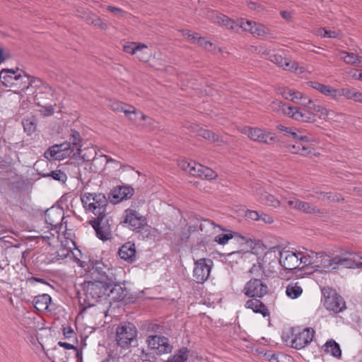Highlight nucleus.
Wrapping results in <instances>:
<instances>
[{
    "mask_svg": "<svg viewBox=\"0 0 362 362\" xmlns=\"http://www.w3.org/2000/svg\"><path fill=\"white\" fill-rule=\"evenodd\" d=\"M113 285L105 281H86L81 284L82 291L78 292V301L82 311L93 307L103 296L107 294Z\"/></svg>",
    "mask_w": 362,
    "mask_h": 362,
    "instance_id": "1",
    "label": "nucleus"
},
{
    "mask_svg": "<svg viewBox=\"0 0 362 362\" xmlns=\"http://www.w3.org/2000/svg\"><path fill=\"white\" fill-rule=\"evenodd\" d=\"M354 254L349 251H344L339 255L330 256L323 252H320L317 259L313 266L315 272H327L337 269L339 267L344 268L353 267V262L348 258V256H353Z\"/></svg>",
    "mask_w": 362,
    "mask_h": 362,
    "instance_id": "2",
    "label": "nucleus"
},
{
    "mask_svg": "<svg viewBox=\"0 0 362 362\" xmlns=\"http://www.w3.org/2000/svg\"><path fill=\"white\" fill-rule=\"evenodd\" d=\"M31 77L18 68L3 69L0 72L4 86L14 88V92L18 93L30 88Z\"/></svg>",
    "mask_w": 362,
    "mask_h": 362,
    "instance_id": "3",
    "label": "nucleus"
},
{
    "mask_svg": "<svg viewBox=\"0 0 362 362\" xmlns=\"http://www.w3.org/2000/svg\"><path fill=\"white\" fill-rule=\"evenodd\" d=\"M205 15L206 18L212 23L221 26H225L236 32H239V30L242 29L252 34V30H255L256 23L254 21H245L241 18L238 22H235L228 18L226 16L218 13L215 11H207Z\"/></svg>",
    "mask_w": 362,
    "mask_h": 362,
    "instance_id": "4",
    "label": "nucleus"
},
{
    "mask_svg": "<svg viewBox=\"0 0 362 362\" xmlns=\"http://www.w3.org/2000/svg\"><path fill=\"white\" fill-rule=\"evenodd\" d=\"M81 199L86 211L93 213L100 218H104L106 215V206L108 204L105 194L85 192L82 194Z\"/></svg>",
    "mask_w": 362,
    "mask_h": 362,
    "instance_id": "5",
    "label": "nucleus"
},
{
    "mask_svg": "<svg viewBox=\"0 0 362 362\" xmlns=\"http://www.w3.org/2000/svg\"><path fill=\"white\" fill-rule=\"evenodd\" d=\"M280 252V247H270L264 253L262 261L259 262V266L253 265L250 272L253 274L262 271L267 276L276 273V269L279 265Z\"/></svg>",
    "mask_w": 362,
    "mask_h": 362,
    "instance_id": "6",
    "label": "nucleus"
},
{
    "mask_svg": "<svg viewBox=\"0 0 362 362\" xmlns=\"http://www.w3.org/2000/svg\"><path fill=\"white\" fill-rule=\"evenodd\" d=\"M137 336L136 327L130 322L121 323L116 329L117 344L122 348H129Z\"/></svg>",
    "mask_w": 362,
    "mask_h": 362,
    "instance_id": "7",
    "label": "nucleus"
},
{
    "mask_svg": "<svg viewBox=\"0 0 362 362\" xmlns=\"http://www.w3.org/2000/svg\"><path fill=\"white\" fill-rule=\"evenodd\" d=\"M90 273L92 280L95 281H105L109 285H114L115 284V276L112 272L102 262L95 261L93 263Z\"/></svg>",
    "mask_w": 362,
    "mask_h": 362,
    "instance_id": "8",
    "label": "nucleus"
},
{
    "mask_svg": "<svg viewBox=\"0 0 362 362\" xmlns=\"http://www.w3.org/2000/svg\"><path fill=\"white\" fill-rule=\"evenodd\" d=\"M123 223L128 225V227L136 231H140L147 226L145 216L141 215L134 209L129 208L124 211Z\"/></svg>",
    "mask_w": 362,
    "mask_h": 362,
    "instance_id": "9",
    "label": "nucleus"
},
{
    "mask_svg": "<svg viewBox=\"0 0 362 362\" xmlns=\"http://www.w3.org/2000/svg\"><path fill=\"white\" fill-rule=\"evenodd\" d=\"M213 266V262L210 259L202 258L194 262L193 277L197 283L203 284L209 275Z\"/></svg>",
    "mask_w": 362,
    "mask_h": 362,
    "instance_id": "10",
    "label": "nucleus"
},
{
    "mask_svg": "<svg viewBox=\"0 0 362 362\" xmlns=\"http://www.w3.org/2000/svg\"><path fill=\"white\" fill-rule=\"evenodd\" d=\"M241 132L246 134L250 139L260 143L270 144L277 140L274 134L265 132L257 127H245L241 129Z\"/></svg>",
    "mask_w": 362,
    "mask_h": 362,
    "instance_id": "11",
    "label": "nucleus"
},
{
    "mask_svg": "<svg viewBox=\"0 0 362 362\" xmlns=\"http://www.w3.org/2000/svg\"><path fill=\"white\" fill-rule=\"evenodd\" d=\"M148 347L158 354L170 353L173 349L168 338L158 335L149 336L146 340Z\"/></svg>",
    "mask_w": 362,
    "mask_h": 362,
    "instance_id": "12",
    "label": "nucleus"
},
{
    "mask_svg": "<svg viewBox=\"0 0 362 362\" xmlns=\"http://www.w3.org/2000/svg\"><path fill=\"white\" fill-rule=\"evenodd\" d=\"M48 160H63L66 157H72L71 150L69 144H55L49 147L44 154Z\"/></svg>",
    "mask_w": 362,
    "mask_h": 362,
    "instance_id": "13",
    "label": "nucleus"
},
{
    "mask_svg": "<svg viewBox=\"0 0 362 362\" xmlns=\"http://www.w3.org/2000/svg\"><path fill=\"white\" fill-rule=\"evenodd\" d=\"M243 291L248 297L261 298L267 293L268 287L261 279L253 278L246 284Z\"/></svg>",
    "mask_w": 362,
    "mask_h": 362,
    "instance_id": "14",
    "label": "nucleus"
},
{
    "mask_svg": "<svg viewBox=\"0 0 362 362\" xmlns=\"http://www.w3.org/2000/svg\"><path fill=\"white\" fill-rule=\"evenodd\" d=\"M325 296V305L327 310H332L335 313H340L346 308V305L341 296H339L334 291H330L327 296Z\"/></svg>",
    "mask_w": 362,
    "mask_h": 362,
    "instance_id": "15",
    "label": "nucleus"
},
{
    "mask_svg": "<svg viewBox=\"0 0 362 362\" xmlns=\"http://www.w3.org/2000/svg\"><path fill=\"white\" fill-rule=\"evenodd\" d=\"M315 331L313 328H306L296 333L291 340V346L296 349H301L310 344L313 339Z\"/></svg>",
    "mask_w": 362,
    "mask_h": 362,
    "instance_id": "16",
    "label": "nucleus"
},
{
    "mask_svg": "<svg viewBox=\"0 0 362 362\" xmlns=\"http://www.w3.org/2000/svg\"><path fill=\"white\" fill-rule=\"evenodd\" d=\"M286 110L288 112H286V115L298 122L311 123L315 121V115L308 110L291 106Z\"/></svg>",
    "mask_w": 362,
    "mask_h": 362,
    "instance_id": "17",
    "label": "nucleus"
},
{
    "mask_svg": "<svg viewBox=\"0 0 362 362\" xmlns=\"http://www.w3.org/2000/svg\"><path fill=\"white\" fill-rule=\"evenodd\" d=\"M298 257V252L281 250L279 264L285 269H295L299 267V262Z\"/></svg>",
    "mask_w": 362,
    "mask_h": 362,
    "instance_id": "18",
    "label": "nucleus"
},
{
    "mask_svg": "<svg viewBox=\"0 0 362 362\" xmlns=\"http://www.w3.org/2000/svg\"><path fill=\"white\" fill-rule=\"evenodd\" d=\"M30 88L34 89L35 100H38L37 95L40 94H45L49 96L52 95L53 90L52 87L39 78L31 77Z\"/></svg>",
    "mask_w": 362,
    "mask_h": 362,
    "instance_id": "19",
    "label": "nucleus"
},
{
    "mask_svg": "<svg viewBox=\"0 0 362 362\" xmlns=\"http://www.w3.org/2000/svg\"><path fill=\"white\" fill-rule=\"evenodd\" d=\"M118 254L121 259L128 262H133L136 259V247L134 243L132 242L125 243L119 248Z\"/></svg>",
    "mask_w": 362,
    "mask_h": 362,
    "instance_id": "20",
    "label": "nucleus"
},
{
    "mask_svg": "<svg viewBox=\"0 0 362 362\" xmlns=\"http://www.w3.org/2000/svg\"><path fill=\"white\" fill-rule=\"evenodd\" d=\"M255 194L257 197L259 201L265 205L277 208L280 206V201L274 197V195L265 192L261 188L255 191Z\"/></svg>",
    "mask_w": 362,
    "mask_h": 362,
    "instance_id": "21",
    "label": "nucleus"
},
{
    "mask_svg": "<svg viewBox=\"0 0 362 362\" xmlns=\"http://www.w3.org/2000/svg\"><path fill=\"white\" fill-rule=\"evenodd\" d=\"M70 145L72 157L75 158L80 155L81 151V138L80 134L76 130H71L69 141L64 142Z\"/></svg>",
    "mask_w": 362,
    "mask_h": 362,
    "instance_id": "22",
    "label": "nucleus"
},
{
    "mask_svg": "<svg viewBox=\"0 0 362 362\" xmlns=\"http://www.w3.org/2000/svg\"><path fill=\"white\" fill-rule=\"evenodd\" d=\"M269 60L286 70L296 71L298 69V65L296 62H291L288 59L284 58L279 54H272L269 57Z\"/></svg>",
    "mask_w": 362,
    "mask_h": 362,
    "instance_id": "23",
    "label": "nucleus"
},
{
    "mask_svg": "<svg viewBox=\"0 0 362 362\" xmlns=\"http://www.w3.org/2000/svg\"><path fill=\"white\" fill-rule=\"evenodd\" d=\"M103 218H97L90 221V224L95 229L97 237L103 240H107L110 235V231L107 226H102Z\"/></svg>",
    "mask_w": 362,
    "mask_h": 362,
    "instance_id": "24",
    "label": "nucleus"
},
{
    "mask_svg": "<svg viewBox=\"0 0 362 362\" xmlns=\"http://www.w3.org/2000/svg\"><path fill=\"white\" fill-rule=\"evenodd\" d=\"M63 218V213L59 209L52 208L45 212V219L47 223L57 227Z\"/></svg>",
    "mask_w": 362,
    "mask_h": 362,
    "instance_id": "25",
    "label": "nucleus"
},
{
    "mask_svg": "<svg viewBox=\"0 0 362 362\" xmlns=\"http://www.w3.org/2000/svg\"><path fill=\"white\" fill-rule=\"evenodd\" d=\"M52 301V298L48 294H42L35 296L33 299V303L34 307L40 312L46 311L49 310V304Z\"/></svg>",
    "mask_w": 362,
    "mask_h": 362,
    "instance_id": "26",
    "label": "nucleus"
},
{
    "mask_svg": "<svg viewBox=\"0 0 362 362\" xmlns=\"http://www.w3.org/2000/svg\"><path fill=\"white\" fill-rule=\"evenodd\" d=\"M134 194V189L129 186H120L114 189L112 192V197L117 201H122L130 198Z\"/></svg>",
    "mask_w": 362,
    "mask_h": 362,
    "instance_id": "27",
    "label": "nucleus"
},
{
    "mask_svg": "<svg viewBox=\"0 0 362 362\" xmlns=\"http://www.w3.org/2000/svg\"><path fill=\"white\" fill-rule=\"evenodd\" d=\"M247 308L252 309L253 312L261 313L264 317L269 315L268 309L262 301L257 298H252L245 303Z\"/></svg>",
    "mask_w": 362,
    "mask_h": 362,
    "instance_id": "28",
    "label": "nucleus"
},
{
    "mask_svg": "<svg viewBox=\"0 0 362 362\" xmlns=\"http://www.w3.org/2000/svg\"><path fill=\"white\" fill-rule=\"evenodd\" d=\"M313 197L315 199H317L318 200L325 202V201H331V202H339L342 199L341 196L339 194H333L331 192H324L322 191L315 190L313 193L310 194L308 196V198Z\"/></svg>",
    "mask_w": 362,
    "mask_h": 362,
    "instance_id": "29",
    "label": "nucleus"
},
{
    "mask_svg": "<svg viewBox=\"0 0 362 362\" xmlns=\"http://www.w3.org/2000/svg\"><path fill=\"white\" fill-rule=\"evenodd\" d=\"M322 349L324 352L329 354L334 357L340 358L341 356V351L339 344L332 339L326 341L322 346Z\"/></svg>",
    "mask_w": 362,
    "mask_h": 362,
    "instance_id": "30",
    "label": "nucleus"
},
{
    "mask_svg": "<svg viewBox=\"0 0 362 362\" xmlns=\"http://www.w3.org/2000/svg\"><path fill=\"white\" fill-rule=\"evenodd\" d=\"M310 86L314 89L318 90L321 93L324 94L326 96H329L333 99L336 98L337 89L327 85L322 84L317 81H311L310 82Z\"/></svg>",
    "mask_w": 362,
    "mask_h": 362,
    "instance_id": "31",
    "label": "nucleus"
},
{
    "mask_svg": "<svg viewBox=\"0 0 362 362\" xmlns=\"http://www.w3.org/2000/svg\"><path fill=\"white\" fill-rule=\"evenodd\" d=\"M339 56L346 64L352 66H359L362 61V57L353 52L341 51Z\"/></svg>",
    "mask_w": 362,
    "mask_h": 362,
    "instance_id": "32",
    "label": "nucleus"
},
{
    "mask_svg": "<svg viewBox=\"0 0 362 362\" xmlns=\"http://www.w3.org/2000/svg\"><path fill=\"white\" fill-rule=\"evenodd\" d=\"M190 128L192 132H197L198 136L203 137L206 139H208L212 142L218 140V135L210 132L209 130L199 128L197 124L191 125Z\"/></svg>",
    "mask_w": 362,
    "mask_h": 362,
    "instance_id": "33",
    "label": "nucleus"
},
{
    "mask_svg": "<svg viewBox=\"0 0 362 362\" xmlns=\"http://www.w3.org/2000/svg\"><path fill=\"white\" fill-rule=\"evenodd\" d=\"M303 293V288L298 282H290L286 288V294L291 299L298 298Z\"/></svg>",
    "mask_w": 362,
    "mask_h": 362,
    "instance_id": "34",
    "label": "nucleus"
},
{
    "mask_svg": "<svg viewBox=\"0 0 362 362\" xmlns=\"http://www.w3.org/2000/svg\"><path fill=\"white\" fill-rule=\"evenodd\" d=\"M134 55H136L140 61L146 62L149 60L151 56V52L146 45L139 43Z\"/></svg>",
    "mask_w": 362,
    "mask_h": 362,
    "instance_id": "35",
    "label": "nucleus"
},
{
    "mask_svg": "<svg viewBox=\"0 0 362 362\" xmlns=\"http://www.w3.org/2000/svg\"><path fill=\"white\" fill-rule=\"evenodd\" d=\"M296 210H298L306 214H315L320 213V210L317 209L315 206L310 203L303 202L301 200H299Z\"/></svg>",
    "mask_w": 362,
    "mask_h": 362,
    "instance_id": "36",
    "label": "nucleus"
},
{
    "mask_svg": "<svg viewBox=\"0 0 362 362\" xmlns=\"http://www.w3.org/2000/svg\"><path fill=\"white\" fill-rule=\"evenodd\" d=\"M107 295H111L112 298L119 300L124 298L126 293L122 287L116 284V281H115L114 285L109 289Z\"/></svg>",
    "mask_w": 362,
    "mask_h": 362,
    "instance_id": "37",
    "label": "nucleus"
},
{
    "mask_svg": "<svg viewBox=\"0 0 362 362\" xmlns=\"http://www.w3.org/2000/svg\"><path fill=\"white\" fill-rule=\"evenodd\" d=\"M42 177H52L53 180L64 183L67 180V176L65 173L61 170H52L48 173H42Z\"/></svg>",
    "mask_w": 362,
    "mask_h": 362,
    "instance_id": "38",
    "label": "nucleus"
},
{
    "mask_svg": "<svg viewBox=\"0 0 362 362\" xmlns=\"http://www.w3.org/2000/svg\"><path fill=\"white\" fill-rule=\"evenodd\" d=\"M189 350L183 347L168 358L167 362H185L188 358Z\"/></svg>",
    "mask_w": 362,
    "mask_h": 362,
    "instance_id": "39",
    "label": "nucleus"
},
{
    "mask_svg": "<svg viewBox=\"0 0 362 362\" xmlns=\"http://www.w3.org/2000/svg\"><path fill=\"white\" fill-rule=\"evenodd\" d=\"M127 110L128 113L124 114L127 118L133 122H136L139 119L145 120L148 118L146 115L141 112L136 111V110L131 105L128 107Z\"/></svg>",
    "mask_w": 362,
    "mask_h": 362,
    "instance_id": "40",
    "label": "nucleus"
},
{
    "mask_svg": "<svg viewBox=\"0 0 362 362\" xmlns=\"http://www.w3.org/2000/svg\"><path fill=\"white\" fill-rule=\"evenodd\" d=\"M291 100L297 104H301L305 107L312 103V100L304 96L298 91L293 90Z\"/></svg>",
    "mask_w": 362,
    "mask_h": 362,
    "instance_id": "41",
    "label": "nucleus"
},
{
    "mask_svg": "<svg viewBox=\"0 0 362 362\" xmlns=\"http://www.w3.org/2000/svg\"><path fill=\"white\" fill-rule=\"evenodd\" d=\"M305 143L302 141H296V144H293L291 148V151L293 153H299L303 156H308L311 153V151L308 146L305 145Z\"/></svg>",
    "mask_w": 362,
    "mask_h": 362,
    "instance_id": "42",
    "label": "nucleus"
},
{
    "mask_svg": "<svg viewBox=\"0 0 362 362\" xmlns=\"http://www.w3.org/2000/svg\"><path fill=\"white\" fill-rule=\"evenodd\" d=\"M86 22L100 28L101 30H105L107 29V24L105 23L98 16L92 13L90 15L87 16Z\"/></svg>",
    "mask_w": 362,
    "mask_h": 362,
    "instance_id": "43",
    "label": "nucleus"
},
{
    "mask_svg": "<svg viewBox=\"0 0 362 362\" xmlns=\"http://www.w3.org/2000/svg\"><path fill=\"white\" fill-rule=\"evenodd\" d=\"M22 124L23 126L24 131L28 135H30L35 132L36 124L35 119L33 117L23 119L22 121Z\"/></svg>",
    "mask_w": 362,
    "mask_h": 362,
    "instance_id": "44",
    "label": "nucleus"
},
{
    "mask_svg": "<svg viewBox=\"0 0 362 362\" xmlns=\"http://www.w3.org/2000/svg\"><path fill=\"white\" fill-rule=\"evenodd\" d=\"M109 107L115 112H122L124 113H128V107L130 105L123 103L119 101H110Z\"/></svg>",
    "mask_w": 362,
    "mask_h": 362,
    "instance_id": "45",
    "label": "nucleus"
},
{
    "mask_svg": "<svg viewBox=\"0 0 362 362\" xmlns=\"http://www.w3.org/2000/svg\"><path fill=\"white\" fill-rule=\"evenodd\" d=\"M307 107L310 110L320 112L321 116H329L333 113L332 111L329 110L320 105L313 104V103L310 105H308Z\"/></svg>",
    "mask_w": 362,
    "mask_h": 362,
    "instance_id": "46",
    "label": "nucleus"
},
{
    "mask_svg": "<svg viewBox=\"0 0 362 362\" xmlns=\"http://www.w3.org/2000/svg\"><path fill=\"white\" fill-rule=\"evenodd\" d=\"M234 236V233L230 230H228L227 233H222L217 235L215 237L214 240L220 245H226L228 240L232 239Z\"/></svg>",
    "mask_w": 362,
    "mask_h": 362,
    "instance_id": "47",
    "label": "nucleus"
},
{
    "mask_svg": "<svg viewBox=\"0 0 362 362\" xmlns=\"http://www.w3.org/2000/svg\"><path fill=\"white\" fill-rule=\"evenodd\" d=\"M271 106L274 111L281 112L282 114L285 115L286 112H288V111L286 110L287 108L291 107V106H288L286 105V103L279 100L273 101Z\"/></svg>",
    "mask_w": 362,
    "mask_h": 362,
    "instance_id": "48",
    "label": "nucleus"
},
{
    "mask_svg": "<svg viewBox=\"0 0 362 362\" xmlns=\"http://www.w3.org/2000/svg\"><path fill=\"white\" fill-rule=\"evenodd\" d=\"M288 136L296 140V141H302L303 143H308L311 141L308 136L300 134L298 132L295 131L293 128Z\"/></svg>",
    "mask_w": 362,
    "mask_h": 362,
    "instance_id": "49",
    "label": "nucleus"
},
{
    "mask_svg": "<svg viewBox=\"0 0 362 362\" xmlns=\"http://www.w3.org/2000/svg\"><path fill=\"white\" fill-rule=\"evenodd\" d=\"M337 93H336L335 100L339 99L341 96H344L347 99L352 100L354 90H351L349 88H342V89H337Z\"/></svg>",
    "mask_w": 362,
    "mask_h": 362,
    "instance_id": "50",
    "label": "nucleus"
},
{
    "mask_svg": "<svg viewBox=\"0 0 362 362\" xmlns=\"http://www.w3.org/2000/svg\"><path fill=\"white\" fill-rule=\"evenodd\" d=\"M107 10L111 12L115 17L122 18L128 15V13L122 8L113 6H107Z\"/></svg>",
    "mask_w": 362,
    "mask_h": 362,
    "instance_id": "51",
    "label": "nucleus"
},
{
    "mask_svg": "<svg viewBox=\"0 0 362 362\" xmlns=\"http://www.w3.org/2000/svg\"><path fill=\"white\" fill-rule=\"evenodd\" d=\"M204 165L199 164V163H193V168H192V170L191 169V170L192 171L191 175L193 176H197V177L203 178L204 177Z\"/></svg>",
    "mask_w": 362,
    "mask_h": 362,
    "instance_id": "52",
    "label": "nucleus"
},
{
    "mask_svg": "<svg viewBox=\"0 0 362 362\" xmlns=\"http://www.w3.org/2000/svg\"><path fill=\"white\" fill-rule=\"evenodd\" d=\"M138 42H127L123 46V50L126 53L134 55L138 47Z\"/></svg>",
    "mask_w": 362,
    "mask_h": 362,
    "instance_id": "53",
    "label": "nucleus"
},
{
    "mask_svg": "<svg viewBox=\"0 0 362 362\" xmlns=\"http://www.w3.org/2000/svg\"><path fill=\"white\" fill-rule=\"evenodd\" d=\"M268 34V29L263 25L256 23L255 30H252V35L257 36H265Z\"/></svg>",
    "mask_w": 362,
    "mask_h": 362,
    "instance_id": "54",
    "label": "nucleus"
},
{
    "mask_svg": "<svg viewBox=\"0 0 362 362\" xmlns=\"http://www.w3.org/2000/svg\"><path fill=\"white\" fill-rule=\"evenodd\" d=\"M298 262H299V267H301L302 268L306 267V266H310L312 268V263L310 260L308 259L307 256L305 255H303L302 252H298Z\"/></svg>",
    "mask_w": 362,
    "mask_h": 362,
    "instance_id": "55",
    "label": "nucleus"
},
{
    "mask_svg": "<svg viewBox=\"0 0 362 362\" xmlns=\"http://www.w3.org/2000/svg\"><path fill=\"white\" fill-rule=\"evenodd\" d=\"M193 163L194 162H188L187 160H180L179 162V166L185 171L188 172L190 175L192 174V170L193 168Z\"/></svg>",
    "mask_w": 362,
    "mask_h": 362,
    "instance_id": "56",
    "label": "nucleus"
},
{
    "mask_svg": "<svg viewBox=\"0 0 362 362\" xmlns=\"http://www.w3.org/2000/svg\"><path fill=\"white\" fill-rule=\"evenodd\" d=\"M217 177V173L212 169L204 166V177L207 180H213Z\"/></svg>",
    "mask_w": 362,
    "mask_h": 362,
    "instance_id": "57",
    "label": "nucleus"
},
{
    "mask_svg": "<svg viewBox=\"0 0 362 362\" xmlns=\"http://www.w3.org/2000/svg\"><path fill=\"white\" fill-rule=\"evenodd\" d=\"M264 357L270 362H281V360L279 359V355L270 351L264 354Z\"/></svg>",
    "mask_w": 362,
    "mask_h": 362,
    "instance_id": "58",
    "label": "nucleus"
},
{
    "mask_svg": "<svg viewBox=\"0 0 362 362\" xmlns=\"http://www.w3.org/2000/svg\"><path fill=\"white\" fill-rule=\"evenodd\" d=\"M40 112L43 116H50L54 113V107L52 105L42 106Z\"/></svg>",
    "mask_w": 362,
    "mask_h": 362,
    "instance_id": "59",
    "label": "nucleus"
},
{
    "mask_svg": "<svg viewBox=\"0 0 362 362\" xmlns=\"http://www.w3.org/2000/svg\"><path fill=\"white\" fill-rule=\"evenodd\" d=\"M245 216L247 218L254 220V221H259L260 220V214L257 211L253 210H247L245 212Z\"/></svg>",
    "mask_w": 362,
    "mask_h": 362,
    "instance_id": "60",
    "label": "nucleus"
},
{
    "mask_svg": "<svg viewBox=\"0 0 362 362\" xmlns=\"http://www.w3.org/2000/svg\"><path fill=\"white\" fill-rule=\"evenodd\" d=\"M90 14H91L90 12H89L88 10H86L85 8H83L82 7H78L76 9V16L81 18L85 19L86 21L87 16H88Z\"/></svg>",
    "mask_w": 362,
    "mask_h": 362,
    "instance_id": "61",
    "label": "nucleus"
},
{
    "mask_svg": "<svg viewBox=\"0 0 362 362\" xmlns=\"http://www.w3.org/2000/svg\"><path fill=\"white\" fill-rule=\"evenodd\" d=\"M292 93L293 90L288 88H283L279 89V94H281L282 97L286 100H291Z\"/></svg>",
    "mask_w": 362,
    "mask_h": 362,
    "instance_id": "62",
    "label": "nucleus"
},
{
    "mask_svg": "<svg viewBox=\"0 0 362 362\" xmlns=\"http://www.w3.org/2000/svg\"><path fill=\"white\" fill-rule=\"evenodd\" d=\"M197 43L206 49H210V48L213 46L211 42H208L204 37H200L197 39Z\"/></svg>",
    "mask_w": 362,
    "mask_h": 362,
    "instance_id": "63",
    "label": "nucleus"
},
{
    "mask_svg": "<svg viewBox=\"0 0 362 362\" xmlns=\"http://www.w3.org/2000/svg\"><path fill=\"white\" fill-rule=\"evenodd\" d=\"M63 334L67 339L74 338L75 337V332L71 327H64Z\"/></svg>",
    "mask_w": 362,
    "mask_h": 362,
    "instance_id": "64",
    "label": "nucleus"
}]
</instances>
